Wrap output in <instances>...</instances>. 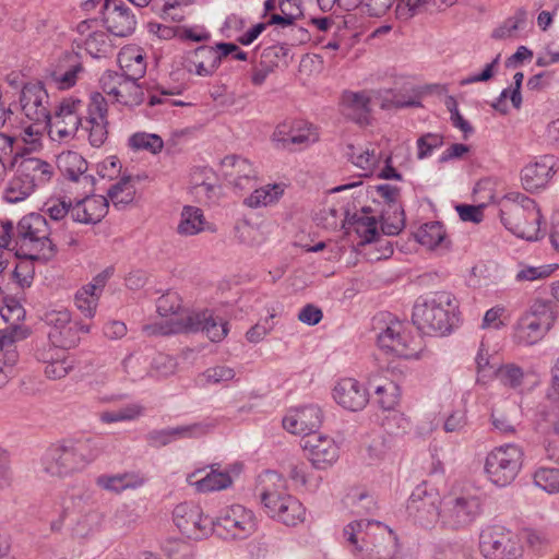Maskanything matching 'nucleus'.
<instances>
[{"instance_id":"f257e3e1","label":"nucleus","mask_w":559,"mask_h":559,"mask_svg":"<svg viewBox=\"0 0 559 559\" xmlns=\"http://www.w3.org/2000/svg\"><path fill=\"white\" fill-rule=\"evenodd\" d=\"M343 534L358 559H393L399 551L397 536L378 521H353L344 527Z\"/></svg>"},{"instance_id":"f03ea898","label":"nucleus","mask_w":559,"mask_h":559,"mask_svg":"<svg viewBox=\"0 0 559 559\" xmlns=\"http://www.w3.org/2000/svg\"><path fill=\"white\" fill-rule=\"evenodd\" d=\"M459 305L449 292L420 296L413 307L412 321L424 334L447 335L459 322Z\"/></svg>"},{"instance_id":"7ed1b4c3","label":"nucleus","mask_w":559,"mask_h":559,"mask_svg":"<svg viewBox=\"0 0 559 559\" xmlns=\"http://www.w3.org/2000/svg\"><path fill=\"white\" fill-rule=\"evenodd\" d=\"M99 454L92 438L63 440L51 444L41 457L43 471L55 477H67L83 471Z\"/></svg>"},{"instance_id":"20e7f679","label":"nucleus","mask_w":559,"mask_h":559,"mask_svg":"<svg viewBox=\"0 0 559 559\" xmlns=\"http://www.w3.org/2000/svg\"><path fill=\"white\" fill-rule=\"evenodd\" d=\"M500 218L515 236L535 241L540 234L542 215L535 201L522 193H508L501 202Z\"/></svg>"},{"instance_id":"39448f33","label":"nucleus","mask_w":559,"mask_h":559,"mask_svg":"<svg viewBox=\"0 0 559 559\" xmlns=\"http://www.w3.org/2000/svg\"><path fill=\"white\" fill-rule=\"evenodd\" d=\"M51 228L46 217L39 213L23 216L16 226V242L26 248L31 260H49L56 253V246L50 239Z\"/></svg>"},{"instance_id":"423d86ee","label":"nucleus","mask_w":559,"mask_h":559,"mask_svg":"<svg viewBox=\"0 0 559 559\" xmlns=\"http://www.w3.org/2000/svg\"><path fill=\"white\" fill-rule=\"evenodd\" d=\"M265 477L269 483L276 486L275 489L265 488L261 492V502L270 516L288 526H295L302 522L306 509L297 498L281 491L285 487L282 476L276 472L269 471Z\"/></svg>"},{"instance_id":"0eeeda50","label":"nucleus","mask_w":559,"mask_h":559,"mask_svg":"<svg viewBox=\"0 0 559 559\" xmlns=\"http://www.w3.org/2000/svg\"><path fill=\"white\" fill-rule=\"evenodd\" d=\"M523 463V451L516 444H504L490 451L485 461L488 479L498 487L510 485L518 476Z\"/></svg>"},{"instance_id":"6e6552de","label":"nucleus","mask_w":559,"mask_h":559,"mask_svg":"<svg viewBox=\"0 0 559 559\" xmlns=\"http://www.w3.org/2000/svg\"><path fill=\"white\" fill-rule=\"evenodd\" d=\"M555 319L549 302L535 300L518 321L514 334L515 341L526 346L536 344L551 329Z\"/></svg>"},{"instance_id":"1a4fd4ad","label":"nucleus","mask_w":559,"mask_h":559,"mask_svg":"<svg viewBox=\"0 0 559 559\" xmlns=\"http://www.w3.org/2000/svg\"><path fill=\"white\" fill-rule=\"evenodd\" d=\"M479 549L486 559H518L522 555L518 535L500 525H492L481 531Z\"/></svg>"},{"instance_id":"9d476101","label":"nucleus","mask_w":559,"mask_h":559,"mask_svg":"<svg viewBox=\"0 0 559 559\" xmlns=\"http://www.w3.org/2000/svg\"><path fill=\"white\" fill-rule=\"evenodd\" d=\"M377 342L385 353L405 359H417L421 350L420 342L414 338L406 325L397 319L389 320L385 328L379 332Z\"/></svg>"},{"instance_id":"9b49d317","label":"nucleus","mask_w":559,"mask_h":559,"mask_svg":"<svg viewBox=\"0 0 559 559\" xmlns=\"http://www.w3.org/2000/svg\"><path fill=\"white\" fill-rule=\"evenodd\" d=\"M213 526L224 538L245 539L254 533L257 524L252 511L234 504L222 511Z\"/></svg>"},{"instance_id":"f8f14e48","label":"nucleus","mask_w":559,"mask_h":559,"mask_svg":"<svg viewBox=\"0 0 559 559\" xmlns=\"http://www.w3.org/2000/svg\"><path fill=\"white\" fill-rule=\"evenodd\" d=\"M83 103L80 99L68 98L60 103L53 116L47 120L49 134L59 140L73 138L84 126L82 118Z\"/></svg>"},{"instance_id":"ddd939ff","label":"nucleus","mask_w":559,"mask_h":559,"mask_svg":"<svg viewBox=\"0 0 559 559\" xmlns=\"http://www.w3.org/2000/svg\"><path fill=\"white\" fill-rule=\"evenodd\" d=\"M80 132L87 135L88 142L94 147H99L107 139V102L103 94L93 93L87 105V117Z\"/></svg>"},{"instance_id":"4468645a","label":"nucleus","mask_w":559,"mask_h":559,"mask_svg":"<svg viewBox=\"0 0 559 559\" xmlns=\"http://www.w3.org/2000/svg\"><path fill=\"white\" fill-rule=\"evenodd\" d=\"M214 521L203 516L201 508L193 502H185L177 506V530L192 540H200L206 537Z\"/></svg>"},{"instance_id":"2eb2a0df","label":"nucleus","mask_w":559,"mask_h":559,"mask_svg":"<svg viewBox=\"0 0 559 559\" xmlns=\"http://www.w3.org/2000/svg\"><path fill=\"white\" fill-rule=\"evenodd\" d=\"M480 513L479 498L472 495L459 496L445 502L442 521L453 528H462L472 524Z\"/></svg>"},{"instance_id":"dca6fc26","label":"nucleus","mask_w":559,"mask_h":559,"mask_svg":"<svg viewBox=\"0 0 559 559\" xmlns=\"http://www.w3.org/2000/svg\"><path fill=\"white\" fill-rule=\"evenodd\" d=\"M100 13L103 24L114 36L126 37L134 32L135 16L122 1L104 0Z\"/></svg>"},{"instance_id":"f3484780","label":"nucleus","mask_w":559,"mask_h":559,"mask_svg":"<svg viewBox=\"0 0 559 559\" xmlns=\"http://www.w3.org/2000/svg\"><path fill=\"white\" fill-rule=\"evenodd\" d=\"M84 72L82 57L75 51L63 52L48 71L47 79L56 88L66 91L73 87Z\"/></svg>"},{"instance_id":"a211bd4d","label":"nucleus","mask_w":559,"mask_h":559,"mask_svg":"<svg viewBox=\"0 0 559 559\" xmlns=\"http://www.w3.org/2000/svg\"><path fill=\"white\" fill-rule=\"evenodd\" d=\"M219 170L225 180L238 190L251 189L258 179V170L253 164L238 155L225 156L221 160Z\"/></svg>"},{"instance_id":"6ab92c4d","label":"nucleus","mask_w":559,"mask_h":559,"mask_svg":"<svg viewBox=\"0 0 559 559\" xmlns=\"http://www.w3.org/2000/svg\"><path fill=\"white\" fill-rule=\"evenodd\" d=\"M272 140L283 148H289L290 145L305 148L319 140V132L312 123L295 121L292 126H277Z\"/></svg>"},{"instance_id":"aec40b11","label":"nucleus","mask_w":559,"mask_h":559,"mask_svg":"<svg viewBox=\"0 0 559 559\" xmlns=\"http://www.w3.org/2000/svg\"><path fill=\"white\" fill-rule=\"evenodd\" d=\"M323 420V413L320 406L310 404L290 409L283 418V427L294 435L317 433Z\"/></svg>"},{"instance_id":"412c9836","label":"nucleus","mask_w":559,"mask_h":559,"mask_svg":"<svg viewBox=\"0 0 559 559\" xmlns=\"http://www.w3.org/2000/svg\"><path fill=\"white\" fill-rule=\"evenodd\" d=\"M301 447L316 468H326L338 459V447L328 436L310 435L302 440Z\"/></svg>"},{"instance_id":"4be33fe9","label":"nucleus","mask_w":559,"mask_h":559,"mask_svg":"<svg viewBox=\"0 0 559 559\" xmlns=\"http://www.w3.org/2000/svg\"><path fill=\"white\" fill-rule=\"evenodd\" d=\"M334 401L344 409L358 412L369 402V393L364 384L353 378L340 380L333 389Z\"/></svg>"},{"instance_id":"5701e85b","label":"nucleus","mask_w":559,"mask_h":559,"mask_svg":"<svg viewBox=\"0 0 559 559\" xmlns=\"http://www.w3.org/2000/svg\"><path fill=\"white\" fill-rule=\"evenodd\" d=\"M48 94L40 83L26 84L21 93V105L26 117L35 122H47L50 112L46 106Z\"/></svg>"},{"instance_id":"b1692460","label":"nucleus","mask_w":559,"mask_h":559,"mask_svg":"<svg viewBox=\"0 0 559 559\" xmlns=\"http://www.w3.org/2000/svg\"><path fill=\"white\" fill-rule=\"evenodd\" d=\"M57 165L66 178L82 183L84 188L88 186V192L93 191L95 178L86 174L88 165L81 154L72 151L62 152L57 157Z\"/></svg>"},{"instance_id":"393cba45","label":"nucleus","mask_w":559,"mask_h":559,"mask_svg":"<svg viewBox=\"0 0 559 559\" xmlns=\"http://www.w3.org/2000/svg\"><path fill=\"white\" fill-rule=\"evenodd\" d=\"M182 67L199 76L212 75L219 67L216 48L205 45L198 47L183 57Z\"/></svg>"},{"instance_id":"a878e982","label":"nucleus","mask_w":559,"mask_h":559,"mask_svg":"<svg viewBox=\"0 0 559 559\" xmlns=\"http://www.w3.org/2000/svg\"><path fill=\"white\" fill-rule=\"evenodd\" d=\"M370 97L367 92L345 91L342 95V112L349 120L360 124L370 122Z\"/></svg>"},{"instance_id":"bb28decb","label":"nucleus","mask_w":559,"mask_h":559,"mask_svg":"<svg viewBox=\"0 0 559 559\" xmlns=\"http://www.w3.org/2000/svg\"><path fill=\"white\" fill-rule=\"evenodd\" d=\"M218 468V464H212L211 472L202 479L195 481L194 485L198 491L210 492L228 488L233 484V475H239L242 465L235 463L225 472H221Z\"/></svg>"},{"instance_id":"cd10ccee","label":"nucleus","mask_w":559,"mask_h":559,"mask_svg":"<svg viewBox=\"0 0 559 559\" xmlns=\"http://www.w3.org/2000/svg\"><path fill=\"white\" fill-rule=\"evenodd\" d=\"M156 310L162 321L144 325L143 331L147 335H170L175 333L174 301L169 292L157 299Z\"/></svg>"},{"instance_id":"c85d7f7f","label":"nucleus","mask_w":559,"mask_h":559,"mask_svg":"<svg viewBox=\"0 0 559 559\" xmlns=\"http://www.w3.org/2000/svg\"><path fill=\"white\" fill-rule=\"evenodd\" d=\"M552 157L545 156L540 162L526 165L521 173L523 187L527 191L543 188L551 176Z\"/></svg>"},{"instance_id":"c756f323","label":"nucleus","mask_w":559,"mask_h":559,"mask_svg":"<svg viewBox=\"0 0 559 559\" xmlns=\"http://www.w3.org/2000/svg\"><path fill=\"white\" fill-rule=\"evenodd\" d=\"M90 326L78 321H71L64 328L48 332L50 343L58 348L69 349L75 347L82 333H88Z\"/></svg>"},{"instance_id":"7c9ffc66","label":"nucleus","mask_w":559,"mask_h":559,"mask_svg":"<svg viewBox=\"0 0 559 559\" xmlns=\"http://www.w3.org/2000/svg\"><path fill=\"white\" fill-rule=\"evenodd\" d=\"M144 479L133 472L104 474L96 478V485L104 490L121 492L126 489H135L143 485Z\"/></svg>"},{"instance_id":"2f4dec72","label":"nucleus","mask_w":559,"mask_h":559,"mask_svg":"<svg viewBox=\"0 0 559 559\" xmlns=\"http://www.w3.org/2000/svg\"><path fill=\"white\" fill-rule=\"evenodd\" d=\"M206 229L214 231L205 221L203 211L195 206L186 205L181 212V219L177 226V233L183 236H194Z\"/></svg>"},{"instance_id":"473e14b6","label":"nucleus","mask_w":559,"mask_h":559,"mask_svg":"<svg viewBox=\"0 0 559 559\" xmlns=\"http://www.w3.org/2000/svg\"><path fill=\"white\" fill-rule=\"evenodd\" d=\"M17 169L25 178L32 179L35 188L48 182L52 176V166L36 157L23 159Z\"/></svg>"},{"instance_id":"72a5a7b5","label":"nucleus","mask_w":559,"mask_h":559,"mask_svg":"<svg viewBox=\"0 0 559 559\" xmlns=\"http://www.w3.org/2000/svg\"><path fill=\"white\" fill-rule=\"evenodd\" d=\"M70 504H73V501L68 499H62L60 502H46L40 508V519L49 523L52 532H59L63 520L69 515Z\"/></svg>"},{"instance_id":"f704fd0d","label":"nucleus","mask_w":559,"mask_h":559,"mask_svg":"<svg viewBox=\"0 0 559 559\" xmlns=\"http://www.w3.org/2000/svg\"><path fill=\"white\" fill-rule=\"evenodd\" d=\"M34 190L35 183H33L32 179L25 178L17 169L8 182L3 198L9 203H17L28 198Z\"/></svg>"},{"instance_id":"c9c22d12","label":"nucleus","mask_w":559,"mask_h":559,"mask_svg":"<svg viewBox=\"0 0 559 559\" xmlns=\"http://www.w3.org/2000/svg\"><path fill=\"white\" fill-rule=\"evenodd\" d=\"M284 193V186L281 183L266 185L255 189L250 197L245 199V204L257 209L271 205L280 200Z\"/></svg>"},{"instance_id":"e433bc0d","label":"nucleus","mask_w":559,"mask_h":559,"mask_svg":"<svg viewBox=\"0 0 559 559\" xmlns=\"http://www.w3.org/2000/svg\"><path fill=\"white\" fill-rule=\"evenodd\" d=\"M107 195L108 202L111 201L114 206L119 210L132 203L135 195V188L131 183V178L122 177L108 189Z\"/></svg>"},{"instance_id":"4c0bfd02","label":"nucleus","mask_w":559,"mask_h":559,"mask_svg":"<svg viewBox=\"0 0 559 559\" xmlns=\"http://www.w3.org/2000/svg\"><path fill=\"white\" fill-rule=\"evenodd\" d=\"M205 320V310L195 311L177 306V333L201 332L203 321Z\"/></svg>"},{"instance_id":"58836bf2","label":"nucleus","mask_w":559,"mask_h":559,"mask_svg":"<svg viewBox=\"0 0 559 559\" xmlns=\"http://www.w3.org/2000/svg\"><path fill=\"white\" fill-rule=\"evenodd\" d=\"M415 238L423 246L433 249L445 241V230L440 222H429L418 228Z\"/></svg>"},{"instance_id":"ea45409f","label":"nucleus","mask_w":559,"mask_h":559,"mask_svg":"<svg viewBox=\"0 0 559 559\" xmlns=\"http://www.w3.org/2000/svg\"><path fill=\"white\" fill-rule=\"evenodd\" d=\"M115 102L129 107L138 106L144 102V91L136 80L124 75Z\"/></svg>"},{"instance_id":"a19ab883","label":"nucleus","mask_w":559,"mask_h":559,"mask_svg":"<svg viewBox=\"0 0 559 559\" xmlns=\"http://www.w3.org/2000/svg\"><path fill=\"white\" fill-rule=\"evenodd\" d=\"M46 364L45 374L52 380L64 378L73 367V361L64 356V353H57L56 357L47 353L43 356Z\"/></svg>"},{"instance_id":"79ce46f5","label":"nucleus","mask_w":559,"mask_h":559,"mask_svg":"<svg viewBox=\"0 0 559 559\" xmlns=\"http://www.w3.org/2000/svg\"><path fill=\"white\" fill-rule=\"evenodd\" d=\"M128 145L133 151H146L156 155L162 152L164 147V141L158 134L155 133L135 132L130 135Z\"/></svg>"},{"instance_id":"37998d69","label":"nucleus","mask_w":559,"mask_h":559,"mask_svg":"<svg viewBox=\"0 0 559 559\" xmlns=\"http://www.w3.org/2000/svg\"><path fill=\"white\" fill-rule=\"evenodd\" d=\"M86 212V224L99 223L108 213V199L104 195H87L82 199Z\"/></svg>"},{"instance_id":"c03bdc74","label":"nucleus","mask_w":559,"mask_h":559,"mask_svg":"<svg viewBox=\"0 0 559 559\" xmlns=\"http://www.w3.org/2000/svg\"><path fill=\"white\" fill-rule=\"evenodd\" d=\"M419 502L424 503V508L427 509V512L431 515L432 519H437L439 513L436 506V498L433 495L427 492V489L424 485L417 486L409 496L406 506L408 513L417 511L419 508Z\"/></svg>"},{"instance_id":"a18cd8bd","label":"nucleus","mask_w":559,"mask_h":559,"mask_svg":"<svg viewBox=\"0 0 559 559\" xmlns=\"http://www.w3.org/2000/svg\"><path fill=\"white\" fill-rule=\"evenodd\" d=\"M419 502L424 503V508L427 509V512L431 515L432 519H437L439 513L436 506V498L433 495L427 492V489L424 485L417 486L409 496L406 506L408 513L417 511L419 508Z\"/></svg>"},{"instance_id":"49530a36","label":"nucleus","mask_w":559,"mask_h":559,"mask_svg":"<svg viewBox=\"0 0 559 559\" xmlns=\"http://www.w3.org/2000/svg\"><path fill=\"white\" fill-rule=\"evenodd\" d=\"M353 224L355 231L360 238L359 246H371L379 235L377 230V221L372 216L354 215Z\"/></svg>"},{"instance_id":"de8ad7c7","label":"nucleus","mask_w":559,"mask_h":559,"mask_svg":"<svg viewBox=\"0 0 559 559\" xmlns=\"http://www.w3.org/2000/svg\"><path fill=\"white\" fill-rule=\"evenodd\" d=\"M205 318L201 332H204L211 342H222L229 332L228 322L223 318L214 317L209 310H205Z\"/></svg>"},{"instance_id":"09e8293b","label":"nucleus","mask_w":559,"mask_h":559,"mask_svg":"<svg viewBox=\"0 0 559 559\" xmlns=\"http://www.w3.org/2000/svg\"><path fill=\"white\" fill-rule=\"evenodd\" d=\"M143 414V407L139 404H129L120 409L105 411L98 414V418L104 424H114L120 421H131Z\"/></svg>"},{"instance_id":"8fccbe9b","label":"nucleus","mask_w":559,"mask_h":559,"mask_svg":"<svg viewBox=\"0 0 559 559\" xmlns=\"http://www.w3.org/2000/svg\"><path fill=\"white\" fill-rule=\"evenodd\" d=\"M85 50L93 58H100L111 51V44L109 37L104 32H93L85 39Z\"/></svg>"},{"instance_id":"3c124183","label":"nucleus","mask_w":559,"mask_h":559,"mask_svg":"<svg viewBox=\"0 0 559 559\" xmlns=\"http://www.w3.org/2000/svg\"><path fill=\"white\" fill-rule=\"evenodd\" d=\"M346 156L355 166L364 170H371L379 162L373 150H358L352 144L346 148Z\"/></svg>"},{"instance_id":"603ef678","label":"nucleus","mask_w":559,"mask_h":559,"mask_svg":"<svg viewBox=\"0 0 559 559\" xmlns=\"http://www.w3.org/2000/svg\"><path fill=\"white\" fill-rule=\"evenodd\" d=\"M374 392L378 395V403L383 409H392L399 403L400 388L393 381L374 385Z\"/></svg>"},{"instance_id":"864d4df0","label":"nucleus","mask_w":559,"mask_h":559,"mask_svg":"<svg viewBox=\"0 0 559 559\" xmlns=\"http://www.w3.org/2000/svg\"><path fill=\"white\" fill-rule=\"evenodd\" d=\"M537 429L539 432L547 436H559V408L557 406H551L539 412Z\"/></svg>"},{"instance_id":"5fc2aeb1","label":"nucleus","mask_w":559,"mask_h":559,"mask_svg":"<svg viewBox=\"0 0 559 559\" xmlns=\"http://www.w3.org/2000/svg\"><path fill=\"white\" fill-rule=\"evenodd\" d=\"M534 483L548 493L559 492V468H538L534 474Z\"/></svg>"},{"instance_id":"6e6d98bb","label":"nucleus","mask_w":559,"mask_h":559,"mask_svg":"<svg viewBox=\"0 0 559 559\" xmlns=\"http://www.w3.org/2000/svg\"><path fill=\"white\" fill-rule=\"evenodd\" d=\"M495 373L504 386L518 389L522 385L524 371L521 367L514 364L500 366L496 369Z\"/></svg>"},{"instance_id":"4d7b16f0","label":"nucleus","mask_w":559,"mask_h":559,"mask_svg":"<svg viewBox=\"0 0 559 559\" xmlns=\"http://www.w3.org/2000/svg\"><path fill=\"white\" fill-rule=\"evenodd\" d=\"M443 136L439 133H426L417 140V158L425 159L432 155L433 151L443 145Z\"/></svg>"},{"instance_id":"13d9d810","label":"nucleus","mask_w":559,"mask_h":559,"mask_svg":"<svg viewBox=\"0 0 559 559\" xmlns=\"http://www.w3.org/2000/svg\"><path fill=\"white\" fill-rule=\"evenodd\" d=\"M526 21L525 11H519L513 17L508 19L502 25L495 28L491 37L495 39H503L512 37L513 34L522 27Z\"/></svg>"},{"instance_id":"bf43d9fd","label":"nucleus","mask_w":559,"mask_h":559,"mask_svg":"<svg viewBox=\"0 0 559 559\" xmlns=\"http://www.w3.org/2000/svg\"><path fill=\"white\" fill-rule=\"evenodd\" d=\"M469 551L459 544H438L435 547L433 559H468Z\"/></svg>"},{"instance_id":"052dcab7","label":"nucleus","mask_w":559,"mask_h":559,"mask_svg":"<svg viewBox=\"0 0 559 559\" xmlns=\"http://www.w3.org/2000/svg\"><path fill=\"white\" fill-rule=\"evenodd\" d=\"M552 272L551 265L532 266L521 264L515 275L518 282H533L548 277Z\"/></svg>"},{"instance_id":"680f3d73","label":"nucleus","mask_w":559,"mask_h":559,"mask_svg":"<svg viewBox=\"0 0 559 559\" xmlns=\"http://www.w3.org/2000/svg\"><path fill=\"white\" fill-rule=\"evenodd\" d=\"M214 428L213 423L199 421L177 426V439L201 438Z\"/></svg>"},{"instance_id":"e2e57ef3","label":"nucleus","mask_w":559,"mask_h":559,"mask_svg":"<svg viewBox=\"0 0 559 559\" xmlns=\"http://www.w3.org/2000/svg\"><path fill=\"white\" fill-rule=\"evenodd\" d=\"M124 74L117 71L107 70L105 71L99 80L102 90L108 96H111L114 100L117 94H119L120 86L123 82Z\"/></svg>"},{"instance_id":"0e129e2a","label":"nucleus","mask_w":559,"mask_h":559,"mask_svg":"<svg viewBox=\"0 0 559 559\" xmlns=\"http://www.w3.org/2000/svg\"><path fill=\"white\" fill-rule=\"evenodd\" d=\"M392 448V438L390 436L378 435L373 437L367 447L368 456L371 460L383 459Z\"/></svg>"},{"instance_id":"69168bd1","label":"nucleus","mask_w":559,"mask_h":559,"mask_svg":"<svg viewBox=\"0 0 559 559\" xmlns=\"http://www.w3.org/2000/svg\"><path fill=\"white\" fill-rule=\"evenodd\" d=\"M235 370L227 366H216L207 368L203 373L202 378L206 383L218 384L222 382L230 381L235 378Z\"/></svg>"},{"instance_id":"338daca9","label":"nucleus","mask_w":559,"mask_h":559,"mask_svg":"<svg viewBox=\"0 0 559 559\" xmlns=\"http://www.w3.org/2000/svg\"><path fill=\"white\" fill-rule=\"evenodd\" d=\"M75 305L78 309L87 318H93L96 308L98 305V301L96 300L95 295H91L90 293H86V290H78L75 294Z\"/></svg>"},{"instance_id":"774afa93","label":"nucleus","mask_w":559,"mask_h":559,"mask_svg":"<svg viewBox=\"0 0 559 559\" xmlns=\"http://www.w3.org/2000/svg\"><path fill=\"white\" fill-rule=\"evenodd\" d=\"M368 254L372 260L388 259L393 254V246L390 240L381 235L369 246Z\"/></svg>"}]
</instances>
